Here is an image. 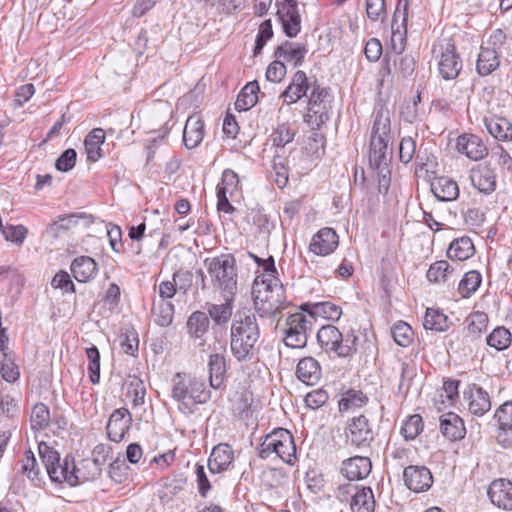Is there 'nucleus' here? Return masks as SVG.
Listing matches in <instances>:
<instances>
[{
	"instance_id": "nucleus-22",
	"label": "nucleus",
	"mask_w": 512,
	"mask_h": 512,
	"mask_svg": "<svg viewBox=\"0 0 512 512\" xmlns=\"http://www.w3.org/2000/svg\"><path fill=\"white\" fill-rule=\"evenodd\" d=\"M262 267L265 272L262 276H257L254 280L252 293H261L260 287H266L267 289H275L281 294L283 284L276 277L277 270L275 268V262L272 256L265 261H262Z\"/></svg>"
},
{
	"instance_id": "nucleus-47",
	"label": "nucleus",
	"mask_w": 512,
	"mask_h": 512,
	"mask_svg": "<svg viewBox=\"0 0 512 512\" xmlns=\"http://www.w3.org/2000/svg\"><path fill=\"white\" fill-rule=\"evenodd\" d=\"M30 423L32 430H45L50 424V411L44 403H37L31 412Z\"/></svg>"
},
{
	"instance_id": "nucleus-37",
	"label": "nucleus",
	"mask_w": 512,
	"mask_h": 512,
	"mask_svg": "<svg viewBox=\"0 0 512 512\" xmlns=\"http://www.w3.org/2000/svg\"><path fill=\"white\" fill-rule=\"evenodd\" d=\"M260 91L257 81L247 83L240 91L235 101V109L239 112L247 111L254 107L258 102V92Z\"/></svg>"
},
{
	"instance_id": "nucleus-58",
	"label": "nucleus",
	"mask_w": 512,
	"mask_h": 512,
	"mask_svg": "<svg viewBox=\"0 0 512 512\" xmlns=\"http://www.w3.org/2000/svg\"><path fill=\"white\" fill-rule=\"evenodd\" d=\"M423 430V420L419 414L408 417L401 428V434L406 440L415 439Z\"/></svg>"
},
{
	"instance_id": "nucleus-5",
	"label": "nucleus",
	"mask_w": 512,
	"mask_h": 512,
	"mask_svg": "<svg viewBox=\"0 0 512 512\" xmlns=\"http://www.w3.org/2000/svg\"><path fill=\"white\" fill-rule=\"evenodd\" d=\"M258 455L268 459L275 454L283 462L293 465L296 460V445L292 433L285 428L274 429L259 444Z\"/></svg>"
},
{
	"instance_id": "nucleus-42",
	"label": "nucleus",
	"mask_w": 512,
	"mask_h": 512,
	"mask_svg": "<svg viewBox=\"0 0 512 512\" xmlns=\"http://www.w3.org/2000/svg\"><path fill=\"white\" fill-rule=\"evenodd\" d=\"M391 112L390 110L381 105L376 109L374 123L372 127V136L389 139L391 130Z\"/></svg>"
},
{
	"instance_id": "nucleus-32",
	"label": "nucleus",
	"mask_w": 512,
	"mask_h": 512,
	"mask_svg": "<svg viewBox=\"0 0 512 512\" xmlns=\"http://www.w3.org/2000/svg\"><path fill=\"white\" fill-rule=\"evenodd\" d=\"M71 272L78 282H88L92 280L98 272L97 263L89 256H80L71 263Z\"/></svg>"
},
{
	"instance_id": "nucleus-24",
	"label": "nucleus",
	"mask_w": 512,
	"mask_h": 512,
	"mask_svg": "<svg viewBox=\"0 0 512 512\" xmlns=\"http://www.w3.org/2000/svg\"><path fill=\"white\" fill-rule=\"evenodd\" d=\"M301 310L306 312L312 319L324 318L331 321H338L342 315L340 306L325 301L316 303H304L300 306Z\"/></svg>"
},
{
	"instance_id": "nucleus-59",
	"label": "nucleus",
	"mask_w": 512,
	"mask_h": 512,
	"mask_svg": "<svg viewBox=\"0 0 512 512\" xmlns=\"http://www.w3.org/2000/svg\"><path fill=\"white\" fill-rule=\"evenodd\" d=\"M416 365L412 362H401V372H400V383L398 386V392L401 394H407L412 380L416 376Z\"/></svg>"
},
{
	"instance_id": "nucleus-53",
	"label": "nucleus",
	"mask_w": 512,
	"mask_h": 512,
	"mask_svg": "<svg viewBox=\"0 0 512 512\" xmlns=\"http://www.w3.org/2000/svg\"><path fill=\"white\" fill-rule=\"evenodd\" d=\"M486 342L498 351L504 350L511 344V333L505 327H497L487 336Z\"/></svg>"
},
{
	"instance_id": "nucleus-12",
	"label": "nucleus",
	"mask_w": 512,
	"mask_h": 512,
	"mask_svg": "<svg viewBox=\"0 0 512 512\" xmlns=\"http://www.w3.org/2000/svg\"><path fill=\"white\" fill-rule=\"evenodd\" d=\"M340 493L351 497L350 507L352 512H374L375 499L370 487L354 484L344 485L339 488Z\"/></svg>"
},
{
	"instance_id": "nucleus-10",
	"label": "nucleus",
	"mask_w": 512,
	"mask_h": 512,
	"mask_svg": "<svg viewBox=\"0 0 512 512\" xmlns=\"http://www.w3.org/2000/svg\"><path fill=\"white\" fill-rule=\"evenodd\" d=\"M438 71L444 80H454L460 74L463 63L451 39L444 40L439 45Z\"/></svg>"
},
{
	"instance_id": "nucleus-43",
	"label": "nucleus",
	"mask_w": 512,
	"mask_h": 512,
	"mask_svg": "<svg viewBox=\"0 0 512 512\" xmlns=\"http://www.w3.org/2000/svg\"><path fill=\"white\" fill-rule=\"evenodd\" d=\"M423 326L427 330L444 332L449 329L450 321L448 316L439 309L427 308Z\"/></svg>"
},
{
	"instance_id": "nucleus-56",
	"label": "nucleus",
	"mask_w": 512,
	"mask_h": 512,
	"mask_svg": "<svg viewBox=\"0 0 512 512\" xmlns=\"http://www.w3.org/2000/svg\"><path fill=\"white\" fill-rule=\"evenodd\" d=\"M21 462V473L26 475L28 479L34 483L40 481V469L35 455L30 449L24 452V458Z\"/></svg>"
},
{
	"instance_id": "nucleus-49",
	"label": "nucleus",
	"mask_w": 512,
	"mask_h": 512,
	"mask_svg": "<svg viewBox=\"0 0 512 512\" xmlns=\"http://www.w3.org/2000/svg\"><path fill=\"white\" fill-rule=\"evenodd\" d=\"M154 322L161 326H169L174 317V305L169 301L162 300L158 305L152 309Z\"/></svg>"
},
{
	"instance_id": "nucleus-15",
	"label": "nucleus",
	"mask_w": 512,
	"mask_h": 512,
	"mask_svg": "<svg viewBox=\"0 0 512 512\" xmlns=\"http://www.w3.org/2000/svg\"><path fill=\"white\" fill-rule=\"evenodd\" d=\"M405 486L415 492L421 493L429 490L433 484V476L426 466L410 465L403 470Z\"/></svg>"
},
{
	"instance_id": "nucleus-26",
	"label": "nucleus",
	"mask_w": 512,
	"mask_h": 512,
	"mask_svg": "<svg viewBox=\"0 0 512 512\" xmlns=\"http://www.w3.org/2000/svg\"><path fill=\"white\" fill-rule=\"evenodd\" d=\"M295 374L302 383L313 386L321 379V365L311 356L304 357L299 360Z\"/></svg>"
},
{
	"instance_id": "nucleus-2",
	"label": "nucleus",
	"mask_w": 512,
	"mask_h": 512,
	"mask_svg": "<svg viewBox=\"0 0 512 512\" xmlns=\"http://www.w3.org/2000/svg\"><path fill=\"white\" fill-rule=\"evenodd\" d=\"M212 286L220 290L223 297L233 300L237 292L236 259L232 254H221L204 261Z\"/></svg>"
},
{
	"instance_id": "nucleus-21",
	"label": "nucleus",
	"mask_w": 512,
	"mask_h": 512,
	"mask_svg": "<svg viewBox=\"0 0 512 512\" xmlns=\"http://www.w3.org/2000/svg\"><path fill=\"white\" fill-rule=\"evenodd\" d=\"M472 185L481 193L489 195L496 190V172L489 165L480 164L471 170Z\"/></svg>"
},
{
	"instance_id": "nucleus-39",
	"label": "nucleus",
	"mask_w": 512,
	"mask_h": 512,
	"mask_svg": "<svg viewBox=\"0 0 512 512\" xmlns=\"http://www.w3.org/2000/svg\"><path fill=\"white\" fill-rule=\"evenodd\" d=\"M84 213H71L69 215L59 216L47 228L46 234L51 238H58L66 233L72 226L77 225L80 218H84Z\"/></svg>"
},
{
	"instance_id": "nucleus-1",
	"label": "nucleus",
	"mask_w": 512,
	"mask_h": 512,
	"mask_svg": "<svg viewBox=\"0 0 512 512\" xmlns=\"http://www.w3.org/2000/svg\"><path fill=\"white\" fill-rule=\"evenodd\" d=\"M260 329L254 314H243L233 321L230 350L238 362L251 361L258 353Z\"/></svg>"
},
{
	"instance_id": "nucleus-8",
	"label": "nucleus",
	"mask_w": 512,
	"mask_h": 512,
	"mask_svg": "<svg viewBox=\"0 0 512 512\" xmlns=\"http://www.w3.org/2000/svg\"><path fill=\"white\" fill-rule=\"evenodd\" d=\"M401 0L398 3L397 9L394 13L391 28H392V49L398 55V58L394 59V66L396 73L402 78H406L411 76L415 70L416 61L412 55L405 54L401 55L404 50V38L402 33L399 30V25H397V18L399 13V6L401 5Z\"/></svg>"
},
{
	"instance_id": "nucleus-38",
	"label": "nucleus",
	"mask_w": 512,
	"mask_h": 512,
	"mask_svg": "<svg viewBox=\"0 0 512 512\" xmlns=\"http://www.w3.org/2000/svg\"><path fill=\"white\" fill-rule=\"evenodd\" d=\"M210 325L209 316L203 311L193 312L186 323L188 334L191 338L203 341V336L208 332Z\"/></svg>"
},
{
	"instance_id": "nucleus-19",
	"label": "nucleus",
	"mask_w": 512,
	"mask_h": 512,
	"mask_svg": "<svg viewBox=\"0 0 512 512\" xmlns=\"http://www.w3.org/2000/svg\"><path fill=\"white\" fill-rule=\"evenodd\" d=\"M339 244V237L334 229L325 227L320 229L312 238L309 245L310 252L319 256L331 254Z\"/></svg>"
},
{
	"instance_id": "nucleus-64",
	"label": "nucleus",
	"mask_w": 512,
	"mask_h": 512,
	"mask_svg": "<svg viewBox=\"0 0 512 512\" xmlns=\"http://www.w3.org/2000/svg\"><path fill=\"white\" fill-rule=\"evenodd\" d=\"M499 428L503 431L512 430V402H505L495 413Z\"/></svg>"
},
{
	"instance_id": "nucleus-44",
	"label": "nucleus",
	"mask_w": 512,
	"mask_h": 512,
	"mask_svg": "<svg viewBox=\"0 0 512 512\" xmlns=\"http://www.w3.org/2000/svg\"><path fill=\"white\" fill-rule=\"evenodd\" d=\"M488 321V315L484 312L471 313L465 320L468 335L473 339L481 336L487 330Z\"/></svg>"
},
{
	"instance_id": "nucleus-52",
	"label": "nucleus",
	"mask_w": 512,
	"mask_h": 512,
	"mask_svg": "<svg viewBox=\"0 0 512 512\" xmlns=\"http://www.w3.org/2000/svg\"><path fill=\"white\" fill-rule=\"evenodd\" d=\"M272 176L279 188H284L289 180V168L286 159L275 154L272 161Z\"/></svg>"
},
{
	"instance_id": "nucleus-33",
	"label": "nucleus",
	"mask_w": 512,
	"mask_h": 512,
	"mask_svg": "<svg viewBox=\"0 0 512 512\" xmlns=\"http://www.w3.org/2000/svg\"><path fill=\"white\" fill-rule=\"evenodd\" d=\"M434 196L443 202L454 201L459 196V188L455 181L447 177H439L431 183Z\"/></svg>"
},
{
	"instance_id": "nucleus-25",
	"label": "nucleus",
	"mask_w": 512,
	"mask_h": 512,
	"mask_svg": "<svg viewBox=\"0 0 512 512\" xmlns=\"http://www.w3.org/2000/svg\"><path fill=\"white\" fill-rule=\"evenodd\" d=\"M204 138V122L199 113L188 117L183 130V143L186 148L197 147Z\"/></svg>"
},
{
	"instance_id": "nucleus-11",
	"label": "nucleus",
	"mask_w": 512,
	"mask_h": 512,
	"mask_svg": "<svg viewBox=\"0 0 512 512\" xmlns=\"http://www.w3.org/2000/svg\"><path fill=\"white\" fill-rule=\"evenodd\" d=\"M40 458L46 468L47 474L49 475L52 482L63 483L67 477L68 469L73 464V456L68 454L64 457V470L55 468L56 464H59L60 454L58 451L50 447L45 442H41L38 445Z\"/></svg>"
},
{
	"instance_id": "nucleus-17",
	"label": "nucleus",
	"mask_w": 512,
	"mask_h": 512,
	"mask_svg": "<svg viewBox=\"0 0 512 512\" xmlns=\"http://www.w3.org/2000/svg\"><path fill=\"white\" fill-rule=\"evenodd\" d=\"M132 417L128 409L119 408L112 412L106 425L107 435L113 442H121L129 431Z\"/></svg>"
},
{
	"instance_id": "nucleus-45",
	"label": "nucleus",
	"mask_w": 512,
	"mask_h": 512,
	"mask_svg": "<svg viewBox=\"0 0 512 512\" xmlns=\"http://www.w3.org/2000/svg\"><path fill=\"white\" fill-rule=\"evenodd\" d=\"M481 282L482 276L480 272L471 270L465 273L459 282L458 291L463 298H468L477 291L481 285Z\"/></svg>"
},
{
	"instance_id": "nucleus-9",
	"label": "nucleus",
	"mask_w": 512,
	"mask_h": 512,
	"mask_svg": "<svg viewBox=\"0 0 512 512\" xmlns=\"http://www.w3.org/2000/svg\"><path fill=\"white\" fill-rule=\"evenodd\" d=\"M265 295L262 297L261 293L254 294V304L261 317L270 318L278 324L282 310L286 307L284 296V288L282 287L281 294L275 289H267L264 287Z\"/></svg>"
},
{
	"instance_id": "nucleus-31",
	"label": "nucleus",
	"mask_w": 512,
	"mask_h": 512,
	"mask_svg": "<svg viewBox=\"0 0 512 512\" xmlns=\"http://www.w3.org/2000/svg\"><path fill=\"white\" fill-rule=\"evenodd\" d=\"M500 53L490 47H481L476 62V71L479 76H488L500 66Z\"/></svg>"
},
{
	"instance_id": "nucleus-63",
	"label": "nucleus",
	"mask_w": 512,
	"mask_h": 512,
	"mask_svg": "<svg viewBox=\"0 0 512 512\" xmlns=\"http://www.w3.org/2000/svg\"><path fill=\"white\" fill-rule=\"evenodd\" d=\"M328 96V89L325 87H321L316 81L312 86V91L310 93L308 99V110L316 115L319 112V108L321 104L324 102L325 98Z\"/></svg>"
},
{
	"instance_id": "nucleus-29",
	"label": "nucleus",
	"mask_w": 512,
	"mask_h": 512,
	"mask_svg": "<svg viewBox=\"0 0 512 512\" xmlns=\"http://www.w3.org/2000/svg\"><path fill=\"white\" fill-rule=\"evenodd\" d=\"M208 372L210 387L213 389L221 388L227 372L225 350L221 353L210 354L208 360Z\"/></svg>"
},
{
	"instance_id": "nucleus-30",
	"label": "nucleus",
	"mask_w": 512,
	"mask_h": 512,
	"mask_svg": "<svg viewBox=\"0 0 512 512\" xmlns=\"http://www.w3.org/2000/svg\"><path fill=\"white\" fill-rule=\"evenodd\" d=\"M307 51L305 45L286 40L275 49L274 56L292 63L294 67H299L303 64Z\"/></svg>"
},
{
	"instance_id": "nucleus-20",
	"label": "nucleus",
	"mask_w": 512,
	"mask_h": 512,
	"mask_svg": "<svg viewBox=\"0 0 512 512\" xmlns=\"http://www.w3.org/2000/svg\"><path fill=\"white\" fill-rule=\"evenodd\" d=\"M488 497L500 509H512V482L507 479L494 480L488 488Z\"/></svg>"
},
{
	"instance_id": "nucleus-35",
	"label": "nucleus",
	"mask_w": 512,
	"mask_h": 512,
	"mask_svg": "<svg viewBox=\"0 0 512 512\" xmlns=\"http://www.w3.org/2000/svg\"><path fill=\"white\" fill-rule=\"evenodd\" d=\"M475 253V247L468 236L455 239L449 245L447 256L451 260L465 261Z\"/></svg>"
},
{
	"instance_id": "nucleus-51",
	"label": "nucleus",
	"mask_w": 512,
	"mask_h": 512,
	"mask_svg": "<svg viewBox=\"0 0 512 512\" xmlns=\"http://www.w3.org/2000/svg\"><path fill=\"white\" fill-rule=\"evenodd\" d=\"M454 271V268L446 260L432 263L427 271V279L433 283L445 282Z\"/></svg>"
},
{
	"instance_id": "nucleus-57",
	"label": "nucleus",
	"mask_w": 512,
	"mask_h": 512,
	"mask_svg": "<svg viewBox=\"0 0 512 512\" xmlns=\"http://www.w3.org/2000/svg\"><path fill=\"white\" fill-rule=\"evenodd\" d=\"M86 357L88 359V373L92 384H98L100 381V353L96 346L86 348Z\"/></svg>"
},
{
	"instance_id": "nucleus-34",
	"label": "nucleus",
	"mask_w": 512,
	"mask_h": 512,
	"mask_svg": "<svg viewBox=\"0 0 512 512\" xmlns=\"http://www.w3.org/2000/svg\"><path fill=\"white\" fill-rule=\"evenodd\" d=\"M469 399L468 409L476 416H482L491 409L489 394L480 386L473 385Z\"/></svg>"
},
{
	"instance_id": "nucleus-4",
	"label": "nucleus",
	"mask_w": 512,
	"mask_h": 512,
	"mask_svg": "<svg viewBox=\"0 0 512 512\" xmlns=\"http://www.w3.org/2000/svg\"><path fill=\"white\" fill-rule=\"evenodd\" d=\"M172 397L178 403V409L184 414H192L194 407L205 404L211 398V391L206 388L203 380L197 378L184 379L177 373L173 379Z\"/></svg>"
},
{
	"instance_id": "nucleus-62",
	"label": "nucleus",
	"mask_w": 512,
	"mask_h": 512,
	"mask_svg": "<svg viewBox=\"0 0 512 512\" xmlns=\"http://www.w3.org/2000/svg\"><path fill=\"white\" fill-rule=\"evenodd\" d=\"M273 37L272 22L270 19L265 20L261 23L258 29V33L255 40V47L253 54L257 56L262 52V49L266 45L267 41Z\"/></svg>"
},
{
	"instance_id": "nucleus-46",
	"label": "nucleus",
	"mask_w": 512,
	"mask_h": 512,
	"mask_svg": "<svg viewBox=\"0 0 512 512\" xmlns=\"http://www.w3.org/2000/svg\"><path fill=\"white\" fill-rule=\"evenodd\" d=\"M368 402V397L360 390L349 389L339 400V410L348 411L353 408H359Z\"/></svg>"
},
{
	"instance_id": "nucleus-7",
	"label": "nucleus",
	"mask_w": 512,
	"mask_h": 512,
	"mask_svg": "<svg viewBox=\"0 0 512 512\" xmlns=\"http://www.w3.org/2000/svg\"><path fill=\"white\" fill-rule=\"evenodd\" d=\"M346 442L358 449H368L374 440L372 424L365 415L354 416L345 428Z\"/></svg>"
},
{
	"instance_id": "nucleus-28",
	"label": "nucleus",
	"mask_w": 512,
	"mask_h": 512,
	"mask_svg": "<svg viewBox=\"0 0 512 512\" xmlns=\"http://www.w3.org/2000/svg\"><path fill=\"white\" fill-rule=\"evenodd\" d=\"M440 431L451 441L461 440L466 434L464 421L453 412L440 416Z\"/></svg>"
},
{
	"instance_id": "nucleus-13",
	"label": "nucleus",
	"mask_w": 512,
	"mask_h": 512,
	"mask_svg": "<svg viewBox=\"0 0 512 512\" xmlns=\"http://www.w3.org/2000/svg\"><path fill=\"white\" fill-rule=\"evenodd\" d=\"M101 473L102 468H100L92 459H83L78 465H76L75 459L73 458V464L68 469L65 482L69 486H77L88 481L96 480Z\"/></svg>"
},
{
	"instance_id": "nucleus-40",
	"label": "nucleus",
	"mask_w": 512,
	"mask_h": 512,
	"mask_svg": "<svg viewBox=\"0 0 512 512\" xmlns=\"http://www.w3.org/2000/svg\"><path fill=\"white\" fill-rule=\"evenodd\" d=\"M105 140V131L101 128H94L84 140L87 159L96 162L101 158V145Z\"/></svg>"
},
{
	"instance_id": "nucleus-48",
	"label": "nucleus",
	"mask_w": 512,
	"mask_h": 512,
	"mask_svg": "<svg viewBox=\"0 0 512 512\" xmlns=\"http://www.w3.org/2000/svg\"><path fill=\"white\" fill-rule=\"evenodd\" d=\"M222 304H212L208 308V316L218 325L227 323L232 316V301L224 297Z\"/></svg>"
},
{
	"instance_id": "nucleus-3",
	"label": "nucleus",
	"mask_w": 512,
	"mask_h": 512,
	"mask_svg": "<svg viewBox=\"0 0 512 512\" xmlns=\"http://www.w3.org/2000/svg\"><path fill=\"white\" fill-rule=\"evenodd\" d=\"M359 337L349 328L341 332L334 325H324L317 332V342L326 353H333L339 358H351L358 350Z\"/></svg>"
},
{
	"instance_id": "nucleus-6",
	"label": "nucleus",
	"mask_w": 512,
	"mask_h": 512,
	"mask_svg": "<svg viewBox=\"0 0 512 512\" xmlns=\"http://www.w3.org/2000/svg\"><path fill=\"white\" fill-rule=\"evenodd\" d=\"M303 312L290 314L285 320L283 342L287 347L301 349L307 345L313 324L309 315Z\"/></svg>"
},
{
	"instance_id": "nucleus-36",
	"label": "nucleus",
	"mask_w": 512,
	"mask_h": 512,
	"mask_svg": "<svg viewBox=\"0 0 512 512\" xmlns=\"http://www.w3.org/2000/svg\"><path fill=\"white\" fill-rule=\"evenodd\" d=\"M484 124L488 132L501 141L512 140V124L503 117L485 118Z\"/></svg>"
},
{
	"instance_id": "nucleus-18",
	"label": "nucleus",
	"mask_w": 512,
	"mask_h": 512,
	"mask_svg": "<svg viewBox=\"0 0 512 512\" xmlns=\"http://www.w3.org/2000/svg\"><path fill=\"white\" fill-rule=\"evenodd\" d=\"M234 461V451L227 443H220L213 447L208 458V469L211 474H220L229 470Z\"/></svg>"
},
{
	"instance_id": "nucleus-27",
	"label": "nucleus",
	"mask_w": 512,
	"mask_h": 512,
	"mask_svg": "<svg viewBox=\"0 0 512 512\" xmlns=\"http://www.w3.org/2000/svg\"><path fill=\"white\" fill-rule=\"evenodd\" d=\"M310 88L306 73L298 70L292 77V81L288 87L281 93L280 97L284 98L288 104L296 103L302 97L307 95Z\"/></svg>"
},
{
	"instance_id": "nucleus-54",
	"label": "nucleus",
	"mask_w": 512,
	"mask_h": 512,
	"mask_svg": "<svg viewBox=\"0 0 512 512\" xmlns=\"http://www.w3.org/2000/svg\"><path fill=\"white\" fill-rule=\"evenodd\" d=\"M391 334L396 344L401 347H408L413 341L414 332L411 326L403 321H398L392 326Z\"/></svg>"
},
{
	"instance_id": "nucleus-16",
	"label": "nucleus",
	"mask_w": 512,
	"mask_h": 512,
	"mask_svg": "<svg viewBox=\"0 0 512 512\" xmlns=\"http://www.w3.org/2000/svg\"><path fill=\"white\" fill-rule=\"evenodd\" d=\"M456 149L472 161H479L488 155V147L476 134L464 133L458 136Z\"/></svg>"
},
{
	"instance_id": "nucleus-60",
	"label": "nucleus",
	"mask_w": 512,
	"mask_h": 512,
	"mask_svg": "<svg viewBox=\"0 0 512 512\" xmlns=\"http://www.w3.org/2000/svg\"><path fill=\"white\" fill-rule=\"evenodd\" d=\"M262 481L268 488H278L285 485L287 475L282 469L269 468L262 473Z\"/></svg>"
},
{
	"instance_id": "nucleus-41",
	"label": "nucleus",
	"mask_w": 512,
	"mask_h": 512,
	"mask_svg": "<svg viewBox=\"0 0 512 512\" xmlns=\"http://www.w3.org/2000/svg\"><path fill=\"white\" fill-rule=\"evenodd\" d=\"M389 139L378 136H371L369 163L373 169H379L382 164H386V155Z\"/></svg>"
},
{
	"instance_id": "nucleus-14",
	"label": "nucleus",
	"mask_w": 512,
	"mask_h": 512,
	"mask_svg": "<svg viewBox=\"0 0 512 512\" xmlns=\"http://www.w3.org/2000/svg\"><path fill=\"white\" fill-rule=\"evenodd\" d=\"M278 18L286 36L293 38L301 30V17L296 0H283L277 11Z\"/></svg>"
},
{
	"instance_id": "nucleus-61",
	"label": "nucleus",
	"mask_w": 512,
	"mask_h": 512,
	"mask_svg": "<svg viewBox=\"0 0 512 512\" xmlns=\"http://www.w3.org/2000/svg\"><path fill=\"white\" fill-rule=\"evenodd\" d=\"M239 177L232 169H225L222 173L221 182L217 185V192L224 191L232 196L238 190Z\"/></svg>"
},
{
	"instance_id": "nucleus-55",
	"label": "nucleus",
	"mask_w": 512,
	"mask_h": 512,
	"mask_svg": "<svg viewBox=\"0 0 512 512\" xmlns=\"http://www.w3.org/2000/svg\"><path fill=\"white\" fill-rule=\"evenodd\" d=\"M295 137V131L291 129L289 124H279L272 132L270 139L273 146L277 148H284L287 144L292 142Z\"/></svg>"
},
{
	"instance_id": "nucleus-50",
	"label": "nucleus",
	"mask_w": 512,
	"mask_h": 512,
	"mask_svg": "<svg viewBox=\"0 0 512 512\" xmlns=\"http://www.w3.org/2000/svg\"><path fill=\"white\" fill-rule=\"evenodd\" d=\"M0 374L2 379L8 383H14L19 379L20 370L12 353H5L3 356L0 363Z\"/></svg>"
},
{
	"instance_id": "nucleus-23",
	"label": "nucleus",
	"mask_w": 512,
	"mask_h": 512,
	"mask_svg": "<svg viewBox=\"0 0 512 512\" xmlns=\"http://www.w3.org/2000/svg\"><path fill=\"white\" fill-rule=\"evenodd\" d=\"M371 468L370 458L354 456L343 461L341 473L349 480H361L370 474Z\"/></svg>"
}]
</instances>
